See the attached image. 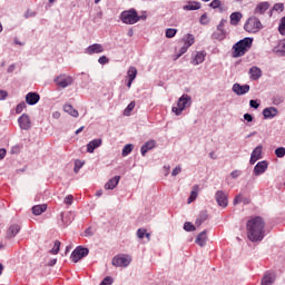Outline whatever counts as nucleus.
<instances>
[{
    "label": "nucleus",
    "instance_id": "nucleus-25",
    "mask_svg": "<svg viewBox=\"0 0 285 285\" xmlns=\"http://www.w3.org/2000/svg\"><path fill=\"white\" fill-rule=\"evenodd\" d=\"M275 279H276L275 273H267L263 276L261 284L262 285H273V284H275Z\"/></svg>",
    "mask_w": 285,
    "mask_h": 285
},
{
    "label": "nucleus",
    "instance_id": "nucleus-28",
    "mask_svg": "<svg viewBox=\"0 0 285 285\" xmlns=\"http://www.w3.org/2000/svg\"><path fill=\"white\" fill-rule=\"evenodd\" d=\"M199 8H202V3L197 2V1H189L186 6L183 7L184 10H199Z\"/></svg>",
    "mask_w": 285,
    "mask_h": 285
},
{
    "label": "nucleus",
    "instance_id": "nucleus-63",
    "mask_svg": "<svg viewBox=\"0 0 285 285\" xmlns=\"http://www.w3.org/2000/svg\"><path fill=\"white\" fill-rule=\"evenodd\" d=\"M52 117H53V119H59V117H61V114L59 111H55L52 114Z\"/></svg>",
    "mask_w": 285,
    "mask_h": 285
},
{
    "label": "nucleus",
    "instance_id": "nucleus-35",
    "mask_svg": "<svg viewBox=\"0 0 285 285\" xmlns=\"http://www.w3.org/2000/svg\"><path fill=\"white\" fill-rule=\"evenodd\" d=\"M206 219H208V214L206 212L200 213L196 218V226H202Z\"/></svg>",
    "mask_w": 285,
    "mask_h": 285
},
{
    "label": "nucleus",
    "instance_id": "nucleus-48",
    "mask_svg": "<svg viewBox=\"0 0 285 285\" xmlns=\"http://www.w3.org/2000/svg\"><path fill=\"white\" fill-rule=\"evenodd\" d=\"M229 175H230L232 179H238V177H242V170L236 169V170L232 171Z\"/></svg>",
    "mask_w": 285,
    "mask_h": 285
},
{
    "label": "nucleus",
    "instance_id": "nucleus-27",
    "mask_svg": "<svg viewBox=\"0 0 285 285\" xmlns=\"http://www.w3.org/2000/svg\"><path fill=\"white\" fill-rule=\"evenodd\" d=\"M198 195H199V185H194L193 190L190 191V196L187 199V204H193V202L197 199Z\"/></svg>",
    "mask_w": 285,
    "mask_h": 285
},
{
    "label": "nucleus",
    "instance_id": "nucleus-18",
    "mask_svg": "<svg viewBox=\"0 0 285 285\" xmlns=\"http://www.w3.org/2000/svg\"><path fill=\"white\" fill-rule=\"evenodd\" d=\"M19 127L21 130H30V117L26 114H23L18 119Z\"/></svg>",
    "mask_w": 285,
    "mask_h": 285
},
{
    "label": "nucleus",
    "instance_id": "nucleus-55",
    "mask_svg": "<svg viewBox=\"0 0 285 285\" xmlns=\"http://www.w3.org/2000/svg\"><path fill=\"white\" fill-rule=\"evenodd\" d=\"M8 98V91L0 89V101H4Z\"/></svg>",
    "mask_w": 285,
    "mask_h": 285
},
{
    "label": "nucleus",
    "instance_id": "nucleus-54",
    "mask_svg": "<svg viewBox=\"0 0 285 285\" xmlns=\"http://www.w3.org/2000/svg\"><path fill=\"white\" fill-rule=\"evenodd\" d=\"M242 199H243L242 194H238V195L234 198V200H233L234 206H237V204H242Z\"/></svg>",
    "mask_w": 285,
    "mask_h": 285
},
{
    "label": "nucleus",
    "instance_id": "nucleus-3",
    "mask_svg": "<svg viewBox=\"0 0 285 285\" xmlns=\"http://www.w3.org/2000/svg\"><path fill=\"white\" fill-rule=\"evenodd\" d=\"M193 106V97L187 94H184L177 101V106L171 108V112L179 117L183 115L184 110Z\"/></svg>",
    "mask_w": 285,
    "mask_h": 285
},
{
    "label": "nucleus",
    "instance_id": "nucleus-41",
    "mask_svg": "<svg viewBox=\"0 0 285 285\" xmlns=\"http://www.w3.org/2000/svg\"><path fill=\"white\" fill-rule=\"evenodd\" d=\"M275 155H276V157L282 159V157H285V148L284 147L276 148L275 149Z\"/></svg>",
    "mask_w": 285,
    "mask_h": 285
},
{
    "label": "nucleus",
    "instance_id": "nucleus-62",
    "mask_svg": "<svg viewBox=\"0 0 285 285\" xmlns=\"http://www.w3.org/2000/svg\"><path fill=\"white\" fill-rule=\"evenodd\" d=\"M14 68L16 66L14 65H10L7 69V72L11 73V72H14Z\"/></svg>",
    "mask_w": 285,
    "mask_h": 285
},
{
    "label": "nucleus",
    "instance_id": "nucleus-30",
    "mask_svg": "<svg viewBox=\"0 0 285 285\" xmlns=\"http://www.w3.org/2000/svg\"><path fill=\"white\" fill-rule=\"evenodd\" d=\"M48 209V205L42 204V205H36L32 207V213L33 215H41L42 213H46Z\"/></svg>",
    "mask_w": 285,
    "mask_h": 285
},
{
    "label": "nucleus",
    "instance_id": "nucleus-56",
    "mask_svg": "<svg viewBox=\"0 0 285 285\" xmlns=\"http://www.w3.org/2000/svg\"><path fill=\"white\" fill-rule=\"evenodd\" d=\"M6 155H8V150L6 148L0 149V161H3L6 159Z\"/></svg>",
    "mask_w": 285,
    "mask_h": 285
},
{
    "label": "nucleus",
    "instance_id": "nucleus-49",
    "mask_svg": "<svg viewBox=\"0 0 285 285\" xmlns=\"http://www.w3.org/2000/svg\"><path fill=\"white\" fill-rule=\"evenodd\" d=\"M199 23H202V26H208V14L204 13L200 19H199Z\"/></svg>",
    "mask_w": 285,
    "mask_h": 285
},
{
    "label": "nucleus",
    "instance_id": "nucleus-12",
    "mask_svg": "<svg viewBox=\"0 0 285 285\" xmlns=\"http://www.w3.org/2000/svg\"><path fill=\"white\" fill-rule=\"evenodd\" d=\"M233 92L235 95H238V97H242L243 95H246L250 91V86L249 85H239V83H234L232 88Z\"/></svg>",
    "mask_w": 285,
    "mask_h": 285
},
{
    "label": "nucleus",
    "instance_id": "nucleus-26",
    "mask_svg": "<svg viewBox=\"0 0 285 285\" xmlns=\"http://www.w3.org/2000/svg\"><path fill=\"white\" fill-rule=\"evenodd\" d=\"M119 179H121L120 176H115L111 178L108 183L105 184V189L106 190H115L117 186L119 185Z\"/></svg>",
    "mask_w": 285,
    "mask_h": 285
},
{
    "label": "nucleus",
    "instance_id": "nucleus-22",
    "mask_svg": "<svg viewBox=\"0 0 285 285\" xmlns=\"http://www.w3.org/2000/svg\"><path fill=\"white\" fill-rule=\"evenodd\" d=\"M271 8V3L268 2H259L256 8L254 9V14H265L266 10Z\"/></svg>",
    "mask_w": 285,
    "mask_h": 285
},
{
    "label": "nucleus",
    "instance_id": "nucleus-38",
    "mask_svg": "<svg viewBox=\"0 0 285 285\" xmlns=\"http://www.w3.org/2000/svg\"><path fill=\"white\" fill-rule=\"evenodd\" d=\"M135 110V101H131L126 109L124 110V115L126 117L130 116V114Z\"/></svg>",
    "mask_w": 285,
    "mask_h": 285
},
{
    "label": "nucleus",
    "instance_id": "nucleus-40",
    "mask_svg": "<svg viewBox=\"0 0 285 285\" xmlns=\"http://www.w3.org/2000/svg\"><path fill=\"white\" fill-rule=\"evenodd\" d=\"M60 248H61V242L56 240V242H55V245H53V247H52V249H51V254H52V255H58Z\"/></svg>",
    "mask_w": 285,
    "mask_h": 285
},
{
    "label": "nucleus",
    "instance_id": "nucleus-8",
    "mask_svg": "<svg viewBox=\"0 0 285 285\" xmlns=\"http://www.w3.org/2000/svg\"><path fill=\"white\" fill-rule=\"evenodd\" d=\"M88 253L90 250L86 247L78 246L72 253L70 258L77 264L80 259H83V257H87Z\"/></svg>",
    "mask_w": 285,
    "mask_h": 285
},
{
    "label": "nucleus",
    "instance_id": "nucleus-31",
    "mask_svg": "<svg viewBox=\"0 0 285 285\" xmlns=\"http://www.w3.org/2000/svg\"><path fill=\"white\" fill-rule=\"evenodd\" d=\"M212 39H215L216 41H224V39H226V31H220L216 29V31H214V33L212 35Z\"/></svg>",
    "mask_w": 285,
    "mask_h": 285
},
{
    "label": "nucleus",
    "instance_id": "nucleus-36",
    "mask_svg": "<svg viewBox=\"0 0 285 285\" xmlns=\"http://www.w3.org/2000/svg\"><path fill=\"white\" fill-rule=\"evenodd\" d=\"M264 147L262 145H258L253 151L252 156L255 157L256 159H262V149Z\"/></svg>",
    "mask_w": 285,
    "mask_h": 285
},
{
    "label": "nucleus",
    "instance_id": "nucleus-33",
    "mask_svg": "<svg viewBox=\"0 0 285 285\" xmlns=\"http://www.w3.org/2000/svg\"><path fill=\"white\" fill-rule=\"evenodd\" d=\"M127 79L135 81L137 79V67H129L127 71Z\"/></svg>",
    "mask_w": 285,
    "mask_h": 285
},
{
    "label": "nucleus",
    "instance_id": "nucleus-50",
    "mask_svg": "<svg viewBox=\"0 0 285 285\" xmlns=\"http://www.w3.org/2000/svg\"><path fill=\"white\" fill-rule=\"evenodd\" d=\"M273 10H275L276 12H284V3L274 4Z\"/></svg>",
    "mask_w": 285,
    "mask_h": 285
},
{
    "label": "nucleus",
    "instance_id": "nucleus-29",
    "mask_svg": "<svg viewBox=\"0 0 285 285\" xmlns=\"http://www.w3.org/2000/svg\"><path fill=\"white\" fill-rule=\"evenodd\" d=\"M63 110L65 112H67V115H70L71 117H79V111L75 109L72 105H65Z\"/></svg>",
    "mask_w": 285,
    "mask_h": 285
},
{
    "label": "nucleus",
    "instance_id": "nucleus-51",
    "mask_svg": "<svg viewBox=\"0 0 285 285\" xmlns=\"http://www.w3.org/2000/svg\"><path fill=\"white\" fill-rule=\"evenodd\" d=\"M100 285H112V277H110V276L105 277L101 281Z\"/></svg>",
    "mask_w": 285,
    "mask_h": 285
},
{
    "label": "nucleus",
    "instance_id": "nucleus-47",
    "mask_svg": "<svg viewBox=\"0 0 285 285\" xmlns=\"http://www.w3.org/2000/svg\"><path fill=\"white\" fill-rule=\"evenodd\" d=\"M98 63H100V66H106V63H110V59H108V57H106V56H101L98 59Z\"/></svg>",
    "mask_w": 285,
    "mask_h": 285
},
{
    "label": "nucleus",
    "instance_id": "nucleus-4",
    "mask_svg": "<svg viewBox=\"0 0 285 285\" xmlns=\"http://www.w3.org/2000/svg\"><path fill=\"white\" fill-rule=\"evenodd\" d=\"M120 20L126 26H135V23L139 22V13L135 9L125 10L120 13Z\"/></svg>",
    "mask_w": 285,
    "mask_h": 285
},
{
    "label": "nucleus",
    "instance_id": "nucleus-11",
    "mask_svg": "<svg viewBox=\"0 0 285 285\" xmlns=\"http://www.w3.org/2000/svg\"><path fill=\"white\" fill-rule=\"evenodd\" d=\"M206 61V51H196L191 55V66H199Z\"/></svg>",
    "mask_w": 285,
    "mask_h": 285
},
{
    "label": "nucleus",
    "instance_id": "nucleus-23",
    "mask_svg": "<svg viewBox=\"0 0 285 285\" xmlns=\"http://www.w3.org/2000/svg\"><path fill=\"white\" fill-rule=\"evenodd\" d=\"M20 232H21V226L13 224L9 227V229L7 232V237L9 239H12V237H17V235H19Z\"/></svg>",
    "mask_w": 285,
    "mask_h": 285
},
{
    "label": "nucleus",
    "instance_id": "nucleus-57",
    "mask_svg": "<svg viewBox=\"0 0 285 285\" xmlns=\"http://www.w3.org/2000/svg\"><path fill=\"white\" fill-rule=\"evenodd\" d=\"M249 106L250 108H254V110H257V108H259V102H257V100H250Z\"/></svg>",
    "mask_w": 285,
    "mask_h": 285
},
{
    "label": "nucleus",
    "instance_id": "nucleus-58",
    "mask_svg": "<svg viewBox=\"0 0 285 285\" xmlns=\"http://www.w3.org/2000/svg\"><path fill=\"white\" fill-rule=\"evenodd\" d=\"M30 17H37V12L28 10V11L24 13V18H26V19H30Z\"/></svg>",
    "mask_w": 285,
    "mask_h": 285
},
{
    "label": "nucleus",
    "instance_id": "nucleus-14",
    "mask_svg": "<svg viewBox=\"0 0 285 285\" xmlns=\"http://www.w3.org/2000/svg\"><path fill=\"white\" fill-rule=\"evenodd\" d=\"M266 170H268V163L266 160L258 161L254 167V175L259 177V175H264Z\"/></svg>",
    "mask_w": 285,
    "mask_h": 285
},
{
    "label": "nucleus",
    "instance_id": "nucleus-7",
    "mask_svg": "<svg viewBox=\"0 0 285 285\" xmlns=\"http://www.w3.org/2000/svg\"><path fill=\"white\" fill-rule=\"evenodd\" d=\"M55 83L59 86V88H68L69 86H72V82L75 81L71 76L68 75H60L55 78Z\"/></svg>",
    "mask_w": 285,
    "mask_h": 285
},
{
    "label": "nucleus",
    "instance_id": "nucleus-19",
    "mask_svg": "<svg viewBox=\"0 0 285 285\" xmlns=\"http://www.w3.org/2000/svg\"><path fill=\"white\" fill-rule=\"evenodd\" d=\"M279 110L276 107H267L263 110V116L265 119H275L277 117Z\"/></svg>",
    "mask_w": 285,
    "mask_h": 285
},
{
    "label": "nucleus",
    "instance_id": "nucleus-42",
    "mask_svg": "<svg viewBox=\"0 0 285 285\" xmlns=\"http://www.w3.org/2000/svg\"><path fill=\"white\" fill-rule=\"evenodd\" d=\"M184 230H186L187 233H193L194 230H196V228L193 223H185Z\"/></svg>",
    "mask_w": 285,
    "mask_h": 285
},
{
    "label": "nucleus",
    "instance_id": "nucleus-59",
    "mask_svg": "<svg viewBox=\"0 0 285 285\" xmlns=\"http://www.w3.org/2000/svg\"><path fill=\"white\" fill-rule=\"evenodd\" d=\"M257 161H259V159H258V158H255V156L250 155L249 164H250L252 166H255V163H257Z\"/></svg>",
    "mask_w": 285,
    "mask_h": 285
},
{
    "label": "nucleus",
    "instance_id": "nucleus-61",
    "mask_svg": "<svg viewBox=\"0 0 285 285\" xmlns=\"http://www.w3.org/2000/svg\"><path fill=\"white\" fill-rule=\"evenodd\" d=\"M85 235H86L87 237H92V229H90V228L86 229V230H85Z\"/></svg>",
    "mask_w": 285,
    "mask_h": 285
},
{
    "label": "nucleus",
    "instance_id": "nucleus-46",
    "mask_svg": "<svg viewBox=\"0 0 285 285\" xmlns=\"http://www.w3.org/2000/svg\"><path fill=\"white\" fill-rule=\"evenodd\" d=\"M63 202L67 206H72V202H75V196L68 195L67 197H65Z\"/></svg>",
    "mask_w": 285,
    "mask_h": 285
},
{
    "label": "nucleus",
    "instance_id": "nucleus-64",
    "mask_svg": "<svg viewBox=\"0 0 285 285\" xmlns=\"http://www.w3.org/2000/svg\"><path fill=\"white\" fill-rule=\"evenodd\" d=\"M13 41H14L16 46H26V43L19 41V39H17V38H14Z\"/></svg>",
    "mask_w": 285,
    "mask_h": 285
},
{
    "label": "nucleus",
    "instance_id": "nucleus-13",
    "mask_svg": "<svg viewBox=\"0 0 285 285\" xmlns=\"http://www.w3.org/2000/svg\"><path fill=\"white\" fill-rule=\"evenodd\" d=\"M104 45L101 43H94L85 49V55H101L104 52Z\"/></svg>",
    "mask_w": 285,
    "mask_h": 285
},
{
    "label": "nucleus",
    "instance_id": "nucleus-39",
    "mask_svg": "<svg viewBox=\"0 0 285 285\" xmlns=\"http://www.w3.org/2000/svg\"><path fill=\"white\" fill-rule=\"evenodd\" d=\"M177 35V29L168 28L166 29L165 36L167 39H173Z\"/></svg>",
    "mask_w": 285,
    "mask_h": 285
},
{
    "label": "nucleus",
    "instance_id": "nucleus-52",
    "mask_svg": "<svg viewBox=\"0 0 285 285\" xmlns=\"http://www.w3.org/2000/svg\"><path fill=\"white\" fill-rule=\"evenodd\" d=\"M137 237H138V239H144V237H146V229L139 228L137 230Z\"/></svg>",
    "mask_w": 285,
    "mask_h": 285
},
{
    "label": "nucleus",
    "instance_id": "nucleus-44",
    "mask_svg": "<svg viewBox=\"0 0 285 285\" xmlns=\"http://www.w3.org/2000/svg\"><path fill=\"white\" fill-rule=\"evenodd\" d=\"M24 108H26V102L22 101V102L18 104L16 107L17 115H21V112H23Z\"/></svg>",
    "mask_w": 285,
    "mask_h": 285
},
{
    "label": "nucleus",
    "instance_id": "nucleus-16",
    "mask_svg": "<svg viewBox=\"0 0 285 285\" xmlns=\"http://www.w3.org/2000/svg\"><path fill=\"white\" fill-rule=\"evenodd\" d=\"M40 99H41V96H39V94L37 92H28L26 96V101L29 106H37Z\"/></svg>",
    "mask_w": 285,
    "mask_h": 285
},
{
    "label": "nucleus",
    "instance_id": "nucleus-45",
    "mask_svg": "<svg viewBox=\"0 0 285 285\" xmlns=\"http://www.w3.org/2000/svg\"><path fill=\"white\" fill-rule=\"evenodd\" d=\"M81 168H83V163H81V160H76V161H75L73 171H75V173H79V170H81Z\"/></svg>",
    "mask_w": 285,
    "mask_h": 285
},
{
    "label": "nucleus",
    "instance_id": "nucleus-32",
    "mask_svg": "<svg viewBox=\"0 0 285 285\" xmlns=\"http://www.w3.org/2000/svg\"><path fill=\"white\" fill-rule=\"evenodd\" d=\"M276 55H285V39L281 40L277 47L274 48Z\"/></svg>",
    "mask_w": 285,
    "mask_h": 285
},
{
    "label": "nucleus",
    "instance_id": "nucleus-1",
    "mask_svg": "<svg viewBox=\"0 0 285 285\" xmlns=\"http://www.w3.org/2000/svg\"><path fill=\"white\" fill-rule=\"evenodd\" d=\"M246 228L249 242H262L266 237V222L259 216L252 217L247 222Z\"/></svg>",
    "mask_w": 285,
    "mask_h": 285
},
{
    "label": "nucleus",
    "instance_id": "nucleus-60",
    "mask_svg": "<svg viewBox=\"0 0 285 285\" xmlns=\"http://www.w3.org/2000/svg\"><path fill=\"white\" fill-rule=\"evenodd\" d=\"M244 119H245V121L250 122V121H253V115H250V114H245V115H244Z\"/></svg>",
    "mask_w": 285,
    "mask_h": 285
},
{
    "label": "nucleus",
    "instance_id": "nucleus-20",
    "mask_svg": "<svg viewBox=\"0 0 285 285\" xmlns=\"http://www.w3.org/2000/svg\"><path fill=\"white\" fill-rule=\"evenodd\" d=\"M101 144H102V140L101 138H98V139H94L91 141H89L87 144V153H95V150H97V148L101 147Z\"/></svg>",
    "mask_w": 285,
    "mask_h": 285
},
{
    "label": "nucleus",
    "instance_id": "nucleus-6",
    "mask_svg": "<svg viewBox=\"0 0 285 285\" xmlns=\"http://www.w3.org/2000/svg\"><path fill=\"white\" fill-rule=\"evenodd\" d=\"M183 43L184 46L180 48L176 59H179V57L188 52V48L195 43V36H193V33H187L183 38Z\"/></svg>",
    "mask_w": 285,
    "mask_h": 285
},
{
    "label": "nucleus",
    "instance_id": "nucleus-10",
    "mask_svg": "<svg viewBox=\"0 0 285 285\" xmlns=\"http://www.w3.org/2000/svg\"><path fill=\"white\" fill-rule=\"evenodd\" d=\"M215 199L220 208H226L228 206V195H226L224 190H217L215 194Z\"/></svg>",
    "mask_w": 285,
    "mask_h": 285
},
{
    "label": "nucleus",
    "instance_id": "nucleus-5",
    "mask_svg": "<svg viewBox=\"0 0 285 285\" xmlns=\"http://www.w3.org/2000/svg\"><path fill=\"white\" fill-rule=\"evenodd\" d=\"M244 30L246 32H249L250 35H256V32H259L262 30V21L255 16L249 17L245 24Z\"/></svg>",
    "mask_w": 285,
    "mask_h": 285
},
{
    "label": "nucleus",
    "instance_id": "nucleus-37",
    "mask_svg": "<svg viewBox=\"0 0 285 285\" xmlns=\"http://www.w3.org/2000/svg\"><path fill=\"white\" fill-rule=\"evenodd\" d=\"M209 6L214 10H217V8H218L219 12H224V9L222 8V0H213Z\"/></svg>",
    "mask_w": 285,
    "mask_h": 285
},
{
    "label": "nucleus",
    "instance_id": "nucleus-15",
    "mask_svg": "<svg viewBox=\"0 0 285 285\" xmlns=\"http://www.w3.org/2000/svg\"><path fill=\"white\" fill-rule=\"evenodd\" d=\"M248 75L252 81H259V79H262L263 72L259 67L253 66L252 68H249Z\"/></svg>",
    "mask_w": 285,
    "mask_h": 285
},
{
    "label": "nucleus",
    "instance_id": "nucleus-21",
    "mask_svg": "<svg viewBox=\"0 0 285 285\" xmlns=\"http://www.w3.org/2000/svg\"><path fill=\"white\" fill-rule=\"evenodd\" d=\"M208 240V235L206 230H203L200 234L197 235L195 239V244L200 246V248H204L206 246V242Z\"/></svg>",
    "mask_w": 285,
    "mask_h": 285
},
{
    "label": "nucleus",
    "instance_id": "nucleus-9",
    "mask_svg": "<svg viewBox=\"0 0 285 285\" xmlns=\"http://www.w3.org/2000/svg\"><path fill=\"white\" fill-rule=\"evenodd\" d=\"M130 262H132V259L130 258V256H126V255L115 256L112 258V265L117 267H122V268L130 266Z\"/></svg>",
    "mask_w": 285,
    "mask_h": 285
},
{
    "label": "nucleus",
    "instance_id": "nucleus-43",
    "mask_svg": "<svg viewBox=\"0 0 285 285\" xmlns=\"http://www.w3.org/2000/svg\"><path fill=\"white\" fill-rule=\"evenodd\" d=\"M278 32H281V35H285V16L281 19Z\"/></svg>",
    "mask_w": 285,
    "mask_h": 285
},
{
    "label": "nucleus",
    "instance_id": "nucleus-34",
    "mask_svg": "<svg viewBox=\"0 0 285 285\" xmlns=\"http://www.w3.org/2000/svg\"><path fill=\"white\" fill-rule=\"evenodd\" d=\"M134 148H135L134 144L125 145L121 153L122 157H128V155L132 153Z\"/></svg>",
    "mask_w": 285,
    "mask_h": 285
},
{
    "label": "nucleus",
    "instance_id": "nucleus-53",
    "mask_svg": "<svg viewBox=\"0 0 285 285\" xmlns=\"http://www.w3.org/2000/svg\"><path fill=\"white\" fill-rule=\"evenodd\" d=\"M181 173V166H177L176 168L173 169L171 171V177H177Z\"/></svg>",
    "mask_w": 285,
    "mask_h": 285
},
{
    "label": "nucleus",
    "instance_id": "nucleus-24",
    "mask_svg": "<svg viewBox=\"0 0 285 285\" xmlns=\"http://www.w3.org/2000/svg\"><path fill=\"white\" fill-rule=\"evenodd\" d=\"M243 17H244V14H242V12H239V11L230 13V16H229L230 26H239V21H242Z\"/></svg>",
    "mask_w": 285,
    "mask_h": 285
},
{
    "label": "nucleus",
    "instance_id": "nucleus-17",
    "mask_svg": "<svg viewBox=\"0 0 285 285\" xmlns=\"http://www.w3.org/2000/svg\"><path fill=\"white\" fill-rule=\"evenodd\" d=\"M156 146H157V141H155V140H148V141H146V142L141 146V148H140V154H141V156H142V157H146L147 153H148L149 150H153L154 148H156Z\"/></svg>",
    "mask_w": 285,
    "mask_h": 285
},
{
    "label": "nucleus",
    "instance_id": "nucleus-2",
    "mask_svg": "<svg viewBox=\"0 0 285 285\" xmlns=\"http://www.w3.org/2000/svg\"><path fill=\"white\" fill-rule=\"evenodd\" d=\"M253 47V38H244L233 46V57L235 59L244 57Z\"/></svg>",
    "mask_w": 285,
    "mask_h": 285
}]
</instances>
